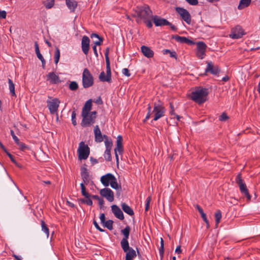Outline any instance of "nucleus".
Listing matches in <instances>:
<instances>
[{
    "label": "nucleus",
    "mask_w": 260,
    "mask_h": 260,
    "mask_svg": "<svg viewBox=\"0 0 260 260\" xmlns=\"http://www.w3.org/2000/svg\"><path fill=\"white\" fill-rule=\"evenodd\" d=\"M100 194L105 198L109 202H112L114 201V196L113 191L109 188H104L100 191Z\"/></svg>",
    "instance_id": "nucleus-15"
},
{
    "label": "nucleus",
    "mask_w": 260,
    "mask_h": 260,
    "mask_svg": "<svg viewBox=\"0 0 260 260\" xmlns=\"http://www.w3.org/2000/svg\"><path fill=\"white\" fill-rule=\"evenodd\" d=\"M96 114L97 112L94 111L90 112V114H87L86 115H81L82 117L81 126L84 127L92 125L95 122Z\"/></svg>",
    "instance_id": "nucleus-4"
},
{
    "label": "nucleus",
    "mask_w": 260,
    "mask_h": 260,
    "mask_svg": "<svg viewBox=\"0 0 260 260\" xmlns=\"http://www.w3.org/2000/svg\"><path fill=\"white\" fill-rule=\"evenodd\" d=\"M183 43H185L188 45H194L195 43L193 41L189 40V39L184 37Z\"/></svg>",
    "instance_id": "nucleus-50"
},
{
    "label": "nucleus",
    "mask_w": 260,
    "mask_h": 260,
    "mask_svg": "<svg viewBox=\"0 0 260 260\" xmlns=\"http://www.w3.org/2000/svg\"><path fill=\"white\" fill-rule=\"evenodd\" d=\"M114 175L111 173H107V174L102 176L101 177V183L105 187L109 185L110 182L112 180H114Z\"/></svg>",
    "instance_id": "nucleus-18"
},
{
    "label": "nucleus",
    "mask_w": 260,
    "mask_h": 260,
    "mask_svg": "<svg viewBox=\"0 0 260 260\" xmlns=\"http://www.w3.org/2000/svg\"><path fill=\"white\" fill-rule=\"evenodd\" d=\"M189 5L196 6L198 4V0H185Z\"/></svg>",
    "instance_id": "nucleus-53"
},
{
    "label": "nucleus",
    "mask_w": 260,
    "mask_h": 260,
    "mask_svg": "<svg viewBox=\"0 0 260 260\" xmlns=\"http://www.w3.org/2000/svg\"><path fill=\"white\" fill-rule=\"evenodd\" d=\"M44 5L47 9H50L54 5V0H47L44 2Z\"/></svg>",
    "instance_id": "nucleus-40"
},
{
    "label": "nucleus",
    "mask_w": 260,
    "mask_h": 260,
    "mask_svg": "<svg viewBox=\"0 0 260 260\" xmlns=\"http://www.w3.org/2000/svg\"><path fill=\"white\" fill-rule=\"evenodd\" d=\"M100 218L102 223L104 224L106 221V217L104 213H101Z\"/></svg>",
    "instance_id": "nucleus-56"
},
{
    "label": "nucleus",
    "mask_w": 260,
    "mask_h": 260,
    "mask_svg": "<svg viewBox=\"0 0 260 260\" xmlns=\"http://www.w3.org/2000/svg\"><path fill=\"white\" fill-rule=\"evenodd\" d=\"M85 184L81 183L80 184L81 193L82 195L84 196L86 198H89L90 197V195L86 191V187L85 186Z\"/></svg>",
    "instance_id": "nucleus-34"
},
{
    "label": "nucleus",
    "mask_w": 260,
    "mask_h": 260,
    "mask_svg": "<svg viewBox=\"0 0 260 260\" xmlns=\"http://www.w3.org/2000/svg\"><path fill=\"white\" fill-rule=\"evenodd\" d=\"M134 12L135 14H133V16L136 18L137 23L142 20L148 28L152 27V19L154 15L149 6L144 5L138 6L134 9Z\"/></svg>",
    "instance_id": "nucleus-1"
},
{
    "label": "nucleus",
    "mask_w": 260,
    "mask_h": 260,
    "mask_svg": "<svg viewBox=\"0 0 260 260\" xmlns=\"http://www.w3.org/2000/svg\"><path fill=\"white\" fill-rule=\"evenodd\" d=\"M229 118V116L224 112L222 113L221 115L219 117V120L221 121H225Z\"/></svg>",
    "instance_id": "nucleus-47"
},
{
    "label": "nucleus",
    "mask_w": 260,
    "mask_h": 260,
    "mask_svg": "<svg viewBox=\"0 0 260 260\" xmlns=\"http://www.w3.org/2000/svg\"><path fill=\"white\" fill-rule=\"evenodd\" d=\"M130 231L131 228L128 225L121 231V233L123 235L124 237L120 242V245L122 250L125 251L128 250L129 248L128 239L129 238Z\"/></svg>",
    "instance_id": "nucleus-6"
},
{
    "label": "nucleus",
    "mask_w": 260,
    "mask_h": 260,
    "mask_svg": "<svg viewBox=\"0 0 260 260\" xmlns=\"http://www.w3.org/2000/svg\"><path fill=\"white\" fill-rule=\"evenodd\" d=\"M167 25L170 26L171 29L173 31H176L177 30V28L176 26H175L174 25L172 24L170 22V24H167Z\"/></svg>",
    "instance_id": "nucleus-64"
},
{
    "label": "nucleus",
    "mask_w": 260,
    "mask_h": 260,
    "mask_svg": "<svg viewBox=\"0 0 260 260\" xmlns=\"http://www.w3.org/2000/svg\"><path fill=\"white\" fill-rule=\"evenodd\" d=\"M251 0H241L238 6L239 10H242L247 7L251 3Z\"/></svg>",
    "instance_id": "nucleus-30"
},
{
    "label": "nucleus",
    "mask_w": 260,
    "mask_h": 260,
    "mask_svg": "<svg viewBox=\"0 0 260 260\" xmlns=\"http://www.w3.org/2000/svg\"><path fill=\"white\" fill-rule=\"evenodd\" d=\"M90 39L86 36H84L82 39L81 48L83 52L87 55L89 49Z\"/></svg>",
    "instance_id": "nucleus-17"
},
{
    "label": "nucleus",
    "mask_w": 260,
    "mask_h": 260,
    "mask_svg": "<svg viewBox=\"0 0 260 260\" xmlns=\"http://www.w3.org/2000/svg\"><path fill=\"white\" fill-rule=\"evenodd\" d=\"M78 88V84L76 81H72L69 85V89L72 91H75Z\"/></svg>",
    "instance_id": "nucleus-42"
},
{
    "label": "nucleus",
    "mask_w": 260,
    "mask_h": 260,
    "mask_svg": "<svg viewBox=\"0 0 260 260\" xmlns=\"http://www.w3.org/2000/svg\"><path fill=\"white\" fill-rule=\"evenodd\" d=\"M104 156L106 160L108 161H111L112 159L111 155V150H106L104 152Z\"/></svg>",
    "instance_id": "nucleus-43"
},
{
    "label": "nucleus",
    "mask_w": 260,
    "mask_h": 260,
    "mask_svg": "<svg viewBox=\"0 0 260 260\" xmlns=\"http://www.w3.org/2000/svg\"><path fill=\"white\" fill-rule=\"evenodd\" d=\"M121 208L123 211L130 216L134 215V212L133 210L126 203H123L121 204Z\"/></svg>",
    "instance_id": "nucleus-29"
},
{
    "label": "nucleus",
    "mask_w": 260,
    "mask_h": 260,
    "mask_svg": "<svg viewBox=\"0 0 260 260\" xmlns=\"http://www.w3.org/2000/svg\"><path fill=\"white\" fill-rule=\"evenodd\" d=\"M48 80H50V82L55 84L59 81V78L54 72L49 73L47 75Z\"/></svg>",
    "instance_id": "nucleus-28"
},
{
    "label": "nucleus",
    "mask_w": 260,
    "mask_h": 260,
    "mask_svg": "<svg viewBox=\"0 0 260 260\" xmlns=\"http://www.w3.org/2000/svg\"><path fill=\"white\" fill-rule=\"evenodd\" d=\"M143 54L147 58H151L153 56V51L148 47L142 46L141 48Z\"/></svg>",
    "instance_id": "nucleus-23"
},
{
    "label": "nucleus",
    "mask_w": 260,
    "mask_h": 260,
    "mask_svg": "<svg viewBox=\"0 0 260 260\" xmlns=\"http://www.w3.org/2000/svg\"><path fill=\"white\" fill-rule=\"evenodd\" d=\"M109 52V48H107L106 49V52L105 53V59H106V64H110V59H109V56H108Z\"/></svg>",
    "instance_id": "nucleus-46"
},
{
    "label": "nucleus",
    "mask_w": 260,
    "mask_h": 260,
    "mask_svg": "<svg viewBox=\"0 0 260 260\" xmlns=\"http://www.w3.org/2000/svg\"><path fill=\"white\" fill-rule=\"evenodd\" d=\"M152 20L156 26H162L170 24V22L167 19L157 15H154Z\"/></svg>",
    "instance_id": "nucleus-16"
},
{
    "label": "nucleus",
    "mask_w": 260,
    "mask_h": 260,
    "mask_svg": "<svg viewBox=\"0 0 260 260\" xmlns=\"http://www.w3.org/2000/svg\"><path fill=\"white\" fill-rule=\"evenodd\" d=\"M206 64L207 67L203 75H207L208 73L214 75H217L220 73V68L217 66H214L211 61H207Z\"/></svg>",
    "instance_id": "nucleus-9"
},
{
    "label": "nucleus",
    "mask_w": 260,
    "mask_h": 260,
    "mask_svg": "<svg viewBox=\"0 0 260 260\" xmlns=\"http://www.w3.org/2000/svg\"><path fill=\"white\" fill-rule=\"evenodd\" d=\"M109 185H110L111 187L113 189L118 190L119 191L121 190V186L120 184L117 183V179L115 177H114V180H112Z\"/></svg>",
    "instance_id": "nucleus-31"
},
{
    "label": "nucleus",
    "mask_w": 260,
    "mask_h": 260,
    "mask_svg": "<svg viewBox=\"0 0 260 260\" xmlns=\"http://www.w3.org/2000/svg\"><path fill=\"white\" fill-rule=\"evenodd\" d=\"M90 161L91 164H92V166H93L95 164L98 163V160L96 159L93 158L92 156H91L90 157Z\"/></svg>",
    "instance_id": "nucleus-59"
},
{
    "label": "nucleus",
    "mask_w": 260,
    "mask_h": 260,
    "mask_svg": "<svg viewBox=\"0 0 260 260\" xmlns=\"http://www.w3.org/2000/svg\"><path fill=\"white\" fill-rule=\"evenodd\" d=\"M72 124L76 126L77 125V122L76 120V113L75 111H73L72 113Z\"/></svg>",
    "instance_id": "nucleus-52"
},
{
    "label": "nucleus",
    "mask_w": 260,
    "mask_h": 260,
    "mask_svg": "<svg viewBox=\"0 0 260 260\" xmlns=\"http://www.w3.org/2000/svg\"><path fill=\"white\" fill-rule=\"evenodd\" d=\"M244 35V32L241 26L237 25L231 30L230 37L232 39H237L241 38Z\"/></svg>",
    "instance_id": "nucleus-12"
},
{
    "label": "nucleus",
    "mask_w": 260,
    "mask_h": 260,
    "mask_svg": "<svg viewBox=\"0 0 260 260\" xmlns=\"http://www.w3.org/2000/svg\"><path fill=\"white\" fill-rule=\"evenodd\" d=\"M122 73L126 77H129L131 76L129 70L126 68L123 69L122 70Z\"/></svg>",
    "instance_id": "nucleus-54"
},
{
    "label": "nucleus",
    "mask_w": 260,
    "mask_h": 260,
    "mask_svg": "<svg viewBox=\"0 0 260 260\" xmlns=\"http://www.w3.org/2000/svg\"><path fill=\"white\" fill-rule=\"evenodd\" d=\"M99 79L102 82H111V71L110 64H106V75L104 71L99 75Z\"/></svg>",
    "instance_id": "nucleus-13"
},
{
    "label": "nucleus",
    "mask_w": 260,
    "mask_h": 260,
    "mask_svg": "<svg viewBox=\"0 0 260 260\" xmlns=\"http://www.w3.org/2000/svg\"><path fill=\"white\" fill-rule=\"evenodd\" d=\"M92 200L89 198H87V199L86 200V201H85V203L86 204L89 205V206H92Z\"/></svg>",
    "instance_id": "nucleus-63"
},
{
    "label": "nucleus",
    "mask_w": 260,
    "mask_h": 260,
    "mask_svg": "<svg viewBox=\"0 0 260 260\" xmlns=\"http://www.w3.org/2000/svg\"><path fill=\"white\" fill-rule=\"evenodd\" d=\"M16 144L19 146V149L21 151H25L26 150H28L29 149V147L26 145L24 143L21 142L20 141L18 143H17Z\"/></svg>",
    "instance_id": "nucleus-41"
},
{
    "label": "nucleus",
    "mask_w": 260,
    "mask_h": 260,
    "mask_svg": "<svg viewBox=\"0 0 260 260\" xmlns=\"http://www.w3.org/2000/svg\"><path fill=\"white\" fill-rule=\"evenodd\" d=\"M9 88L11 93V95L14 96H16V93L15 92V85L12 80L10 79H8Z\"/></svg>",
    "instance_id": "nucleus-32"
},
{
    "label": "nucleus",
    "mask_w": 260,
    "mask_h": 260,
    "mask_svg": "<svg viewBox=\"0 0 260 260\" xmlns=\"http://www.w3.org/2000/svg\"><path fill=\"white\" fill-rule=\"evenodd\" d=\"M106 146V150H111L113 146V142L112 140L109 141H104Z\"/></svg>",
    "instance_id": "nucleus-44"
},
{
    "label": "nucleus",
    "mask_w": 260,
    "mask_h": 260,
    "mask_svg": "<svg viewBox=\"0 0 260 260\" xmlns=\"http://www.w3.org/2000/svg\"><path fill=\"white\" fill-rule=\"evenodd\" d=\"M91 107L92 101L91 99H90L86 101L85 105H84L82 108L81 115H86V114H90V111L91 109Z\"/></svg>",
    "instance_id": "nucleus-22"
},
{
    "label": "nucleus",
    "mask_w": 260,
    "mask_h": 260,
    "mask_svg": "<svg viewBox=\"0 0 260 260\" xmlns=\"http://www.w3.org/2000/svg\"><path fill=\"white\" fill-rule=\"evenodd\" d=\"M163 54H167L168 53H169L170 56L171 57H174L176 59L177 58V54L175 51H171V50L169 49H165L162 50Z\"/></svg>",
    "instance_id": "nucleus-38"
},
{
    "label": "nucleus",
    "mask_w": 260,
    "mask_h": 260,
    "mask_svg": "<svg viewBox=\"0 0 260 260\" xmlns=\"http://www.w3.org/2000/svg\"><path fill=\"white\" fill-rule=\"evenodd\" d=\"M10 134H11V136L13 138V139L14 140V141L16 143V144L17 143H18V142L19 141V140L18 138V137L15 135V134L14 133V132L13 130L11 129L10 131Z\"/></svg>",
    "instance_id": "nucleus-48"
},
{
    "label": "nucleus",
    "mask_w": 260,
    "mask_h": 260,
    "mask_svg": "<svg viewBox=\"0 0 260 260\" xmlns=\"http://www.w3.org/2000/svg\"><path fill=\"white\" fill-rule=\"evenodd\" d=\"M176 11L186 23L188 24L191 23V16L186 9L183 8L177 7Z\"/></svg>",
    "instance_id": "nucleus-11"
},
{
    "label": "nucleus",
    "mask_w": 260,
    "mask_h": 260,
    "mask_svg": "<svg viewBox=\"0 0 260 260\" xmlns=\"http://www.w3.org/2000/svg\"><path fill=\"white\" fill-rule=\"evenodd\" d=\"M81 176L83 180L82 183L87 185L90 181V176L88 170L85 167L81 168Z\"/></svg>",
    "instance_id": "nucleus-19"
},
{
    "label": "nucleus",
    "mask_w": 260,
    "mask_h": 260,
    "mask_svg": "<svg viewBox=\"0 0 260 260\" xmlns=\"http://www.w3.org/2000/svg\"><path fill=\"white\" fill-rule=\"evenodd\" d=\"M221 212L220 211V210H218L216 211V212L215 213V219L216 226H217V225L219 223L220 219L221 218Z\"/></svg>",
    "instance_id": "nucleus-35"
},
{
    "label": "nucleus",
    "mask_w": 260,
    "mask_h": 260,
    "mask_svg": "<svg viewBox=\"0 0 260 260\" xmlns=\"http://www.w3.org/2000/svg\"><path fill=\"white\" fill-rule=\"evenodd\" d=\"M170 107L171 108V110L170 111V114L171 115H175V114L174 113V108L173 105V104L172 103H170Z\"/></svg>",
    "instance_id": "nucleus-58"
},
{
    "label": "nucleus",
    "mask_w": 260,
    "mask_h": 260,
    "mask_svg": "<svg viewBox=\"0 0 260 260\" xmlns=\"http://www.w3.org/2000/svg\"><path fill=\"white\" fill-rule=\"evenodd\" d=\"M66 3L71 11L74 12L77 7V2L75 0H66Z\"/></svg>",
    "instance_id": "nucleus-27"
},
{
    "label": "nucleus",
    "mask_w": 260,
    "mask_h": 260,
    "mask_svg": "<svg viewBox=\"0 0 260 260\" xmlns=\"http://www.w3.org/2000/svg\"><path fill=\"white\" fill-rule=\"evenodd\" d=\"M93 223L94 225V226L95 227V228L98 230L99 231L101 232H104L105 231V230L102 229L100 226L98 224V223H97V222L95 220H93Z\"/></svg>",
    "instance_id": "nucleus-51"
},
{
    "label": "nucleus",
    "mask_w": 260,
    "mask_h": 260,
    "mask_svg": "<svg viewBox=\"0 0 260 260\" xmlns=\"http://www.w3.org/2000/svg\"><path fill=\"white\" fill-rule=\"evenodd\" d=\"M159 255L161 257V259L162 258L164 254V246H160L159 248Z\"/></svg>",
    "instance_id": "nucleus-55"
},
{
    "label": "nucleus",
    "mask_w": 260,
    "mask_h": 260,
    "mask_svg": "<svg viewBox=\"0 0 260 260\" xmlns=\"http://www.w3.org/2000/svg\"><path fill=\"white\" fill-rule=\"evenodd\" d=\"M197 51L196 55L200 59L204 58L205 55V51L207 48V45L203 42H198L197 43Z\"/></svg>",
    "instance_id": "nucleus-14"
},
{
    "label": "nucleus",
    "mask_w": 260,
    "mask_h": 260,
    "mask_svg": "<svg viewBox=\"0 0 260 260\" xmlns=\"http://www.w3.org/2000/svg\"><path fill=\"white\" fill-rule=\"evenodd\" d=\"M195 208L198 210L199 212L200 213L202 218H203V220L206 223L207 227L209 228V221L207 219L206 215L204 212L202 208L199 205H197V204L195 205Z\"/></svg>",
    "instance_id": "nucleus-26"
},
{
    "label": "nucleus",
    "mask_w": 260,
    "mask_h": 260,
    "mask_svg": "<svg viewBox=\"0 0 260 260\" xmlns=\"http://www.w3.org/2000/svg\"><path fill=\"white\" fill-rule=\"evenodd\" d=\"M35 48L36 53L37 54L38 58L40 60L44 58L43 56H42V55L41 54V53L40 52L39 45L37 42H35Z\"/></svg>",
    "instance_id": "nucleus-36"
},
{
    "label": "nucleus",
    "mask_w": 260,
    "mask_h": 260,
    "mask_svg": "<svg viewBox=\"0 0 260 260\" xmlns=\"http://www.w3.org/2000/svg\"><path fill=\"white\" fill-rule=\"evenodd\" d=\"M41 224L42 231L45 233L47 237H48V236L49 235V229L47 227L45 222L44 220H42L41 221Z\"/></svg>",
    "instance_id": "nucleus-33"
},
{
    "label": "nucleus",
    "mask_w": 260,
    "mask_h": 260,
    "mask_svg": "<svg viewBox=\"0 0 260 260\" xmlns=\"http://www.w3.org/2000/svg\"><path fill=\"white\" fill-rule=\"evenodd\" d=\"M94 134L95 142L98 143H101L103 141V135L98 125L94 126Z\"/></svg>",
    "instance_id": "nucleus-21"
},
{
    "label": "nucleus",
    "mask_w": 260,
    "mask_h": 260,
    "mask_svg": "<svg viewBox=\"0 0 260 260\" xmlns=\"http://www.w3.org/2000/svg\"><path fill=\"white\" fill-rule=\"evenodd\" d=\"M60 58V50L58 47L55 48V51L54 54V62L57 64L59 61Z\"/></svg>",
    "instance_id": "nucleus-37"
},
{
    "label": "nucleus",
    "mask_w": 260,
    "mask_h": 260,
    "mask_svg": "<svg viewBox=\"0 0 260 260\" xmlns=\"http://www.w3.org/2000/svg\"><path fill=\"white\" fill-rule=\"evenodd\" d=\"M78 152V158L80 160L86 159L90 153V148L83 142H81L79 143Z\"/></svg>",
    "instance_id": "nucleus-7"
},
{
    "label": "nucleus",
    "mask_w": 260,
    "mask_h": 260,
    "mask_svg": "<svg viewBox=\"0 0 260 260\" xmlns=\"http://www.w3.org/2000/svg\"><path fill=\"white\" fill-rule=\"evenodd\" d=\"M151 200V198L150 196L148 197L146 199V204H145V211H147L149 209V204H150Z\"/></svg>",
    "instance_id": "nucleus-49"
},
{
    "label": "nucleus",
    "mask_w": 260,
    "mask_h": 260,
    "mask_svg": "<svg viewBox=\"0 0 260 260\" xmlns=\"http://www.w3.org/2000/svg\"><path fill=\"white\" fill-rule=\"evenodd\" d=\"M128 249L126 251H123L126 253L125 260H133L134 258L136 256V253L134 249L129 246Z\"/></svg>",
    "instance_id": "nucleus-25"
},
{
    "label": "nucleus",
    "mask_w": 260,
    "mask_h": 260,
    "mask_svg": "<svg viewBox=\"0 0 260 260\" xmlns=\"http://www.w3.org/2000/svg\"><path fill=\"white\" fill-rule=\"evenodd\" d=\"M208 89L200 88L192 92L191 99L196 103L202 104L207 100Z\"/></svg>",
    "instance_id": "nucleus-3"
},
{
    "label": "nucleus",
    "mask_w": 260,
    "mask_h": 260,
    "mask_svg": "<svg viewBox=\"0 0 260 260\" xmlns=\"http://www.w3.org/2000/svg\"><path fill=\"white\" fill-rule=\"evenodd\" d=\"M98 202H99L100 208L101 209L103 208V207H104V200L102 198H101L98 200Z\"/></svg>",
    "instance_id": "nucleus-61"
},
{
    "label": "nucleus",
    "mask_w": 260,
    "mask_h": 260,
    "mask_svg": "<svg viewBox=\"0 0 260 260\" xmlns=\"http://www.w3.org/2000/svg\"><path fill=\"white\" fill-rule=\"evenodd\" d=\"M122 141V137L119 135L117 138L116 147L114 149V151H118L119 153L123 152Z\"/></svg>",
    "instance_id": "nucleus-24"
},
{
    "label": "nucleus",
    "mask_w": 260,
    "mask_h": 260,
    "mask_svg": "<svg viewBox=\"0 0 260 260\" xmlns=\"http://www.w3.org/2000/svg\"><path fill=\"white\" fill-rule=\"evenodd\" d=\"M184 37L179 36L178 35H173L172 38L175 39L177 42L180 43H183Z\"/></svg>",
    "instance_id": "nucleus-45"
},
{
    "label": "nucleus",
    "mask_w": 260,
    "mask_h": 260,
    "mask_svg": "<svg viewBox=\"0 0 260 260\" xmlns=\"http://www.w3.org/2000/svg\"><path fill=\"white\" fill-rule=\"evenodd\" d=\"M7 13L5 11L0 10V18H6Z\"/></svg>",
    "instance_id": "nucleus-62"
},
{
    "label": "nucleus",
    "mask_w": 260,
    "mask_h": 260,
    "mask_svg": "<svg viewBox=\"0 0 260 260\" xmlns=\"http://www.w3.org/2000/svg\"><path fill=\"white\" fill-rule=\"evenodd\" d=\"M47 107L51 114H54L57 112L59 105V100L57 98H54L50 100L47 101Z\"/></svg>",
    "instance_id": "nucleus-10"
},
{
    "label": "nucleus",
    "mask_w": 260,
    "mask_h": 260,
    "mask_svg": "<svg viewBox=\"0 0 260 260\" xmlns=\"http://www.w3.org/2000/svg\"><path fill=\"white\" fill-rule=\"evenodd\" d=\"M147 110L148 113L145 119L144 120V122L150 117L152 113H154L153 120L156 121L164 116V113L166 111L165 107L162 105L156 103L154 104L153 110L152 112L151 107L150 104L148 105Z\"/></svg>",
    "instance_id": "nucleus-2"
},
{
    "label": "nucleus",
    "mask_w": 260,
    "mask_h": 260,
    "mask_svg": "<svg viewBox=\"0 0 260 260\" xmlns=\"http://www.w3.org/2000/svg\"><path fill=\"white\" fill-rule=\"evenodd\" d=\"M7 154V155L9 156V157L10 158L11 160L14 162V163H16V161L13 157V156L10 154L8 151H7L6 152Z\"/></svg>",
    "instance_id": "nucleus-60"
},
{
    "label": "nucleus",
    "mask_w": 260,
    "mask_h": 260,
    "mask_svg": "<svg viewBox=\"0 0 260 260\" xmlns=\"http://www.w3.org/2000/svg\"><path fill=\"white\" fill-rule=\"evenodd\" d=\"M113 221L112 220H108L105 221V222L103 224L104 226L107 228L109 230H112L113 229Z\"/></svg>",
    "instance_id": "nucleus-39"
},
{
    "label": "nucleus",
    "mask_w": 260,
    "mask_h": 260,
    "mask_svg": "<svg viewBox=\"0 0 260 260\" xmlns=\"http://www.w3.org/2000/svg\"><path fill=\"white\" fill-rule=\"evenodd\" d=\"M103 38H99V41H95L94 44V46H95L96 47V46H100L102 44V43L103 42Z\"/></svg>",
    "instance_id": "nucleus-57"
},
{
    "label": "nucleus",
    "mask_w": 260,
    "mask_h": 260,
    "mask_svg": "<svg viewBox=\"0 0 260 260\" xmlns=\"http://www.w3.org/2000/svg\"><path fill=\"white\" fill-rule=\"evenodd\" d=\"M94 80L89 70L85 68L82 73V85L84 88H87L93 85Z\"/></svg>",
    "instance_id": "nucleus-5"
},
{
    "label": "nucleus",
    "mask_w": 260,
    "mask_h": 260,
    "mask_svg": "<svg viewBox=\"0 0 260 260\" xmlns=\"http://www.w3.org/2000/svg\"><path fill=\"white\" fill-rule=\"evenodd\" d=\"M236 182L239 185L240 190L242 193L247 198L248 200H250L251 196L249 193L245 183L243 182L241 174H239L236 178Z\"/></svg>",
    "instance_id": "nucleus-8"
},
{
    "label": "nucleus",
    "mask_w": 260,
    "mask_h": 260,
    "mask_svg": "<svg viewBox=\"0 0 260 260\" xmlns=\"http://www.w3.org/2000/svg\"><path fill=\"white\" fill-rule=\"evenodd\" d=\"M111 210L113 213L116 218L120 220H123L124 219V217L123 212L118 206L116 205H113L111 206Z\"/></svg>",
    "instance_id": "nucleus-20"
}]
</instances>
